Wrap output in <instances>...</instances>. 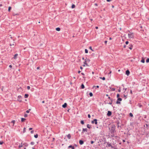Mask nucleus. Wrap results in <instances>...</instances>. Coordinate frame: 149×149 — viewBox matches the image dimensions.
Masks as SVG:
<instances>
[{
  "mask_svg": "<svg viewBox=\"0 0 149 149\" xmlns=\"http://www.w3.org/2000/svg\"><path fill=\"white\" fill-rule=\"evenodd\" d=\"M107 41H105L104 42L106 44L107 43Z\"/></svg>",
  "mask_w": 149,
  "mask_h": 149,
  "instance_id": "obj_48",
  "label": "nucleus"
},
{
  "mask_svg": "<svg viewBox=\"0 0 149 149\" xmlns=\"http://www.w3.org/2000/svg\"><path fill=\"white\" fill-rule=\"evenodd\" d=\"M27 114H24V117H27Z\"/></svg>",
  "mask_w": 149,
  "mask_h": 149,
  "instance_id": "obj_38",
  "label": "nucleus"
},
{
  "mask_svg": "<svg viewBox=\"0 0 149 149\" xmlns=\"http://www.w3.org/2000/svg\"><path fill=\"white\" fill-rule=\"evenodd\" d=\"M130 74V72L129 70H127L126 71V74L128 76Z\"/></svg>",
  "mask_w": 149,
  "mask_h": 149,
  "instance_id": "obj_5",
  "label": "nucleus"
},
{
  "mask_svg": "<svg viewBox=\"0 0 149 149\" xmlns=\"http://www.w3.org/2000/svg\"><path fill=\"white\" fill-rule=\"evenodd\" d=\"M71 149H74V147H72V148H71Z\"/></svg>",
  "mask_w": 149,
  "mask_h": 149,
  "instance_id": "obj_63",
  "label": "nucleus"
},
{
  "mask_svg": "<svg viewBox=\"0 0 149 149\" xmlns=\"http://www.w3.org/2000/svg\"><path fill=\"white\" fill-rule=\"evenodd\" d=\"M87 62L85 60V61H84V64H85V65H87Z\"/></svg>",
  "mask_w": 149,
  "mask_h": 149,
  "instance_id": "obj_19",
  "label": "nucleus"
},
{
  "mask_svg": "<svg viewBox=\"0 0 149 149\" xmlns=\"http://www.w3.org/2000/svg\"><path fill=\"white\" fill-rule=\"evenodd\" d=\"M94 141H91V144H93V143H94Z\"/></svg>",
  "mask_w": 149,
  "mask_h": 149,
  "instance_id": "obj_42",
  "label": "nucleus"
},
{
  "mask_svg": "<svg viewBox=\"0 0 149 149\" xmlns=\"http://www.w3.org/2000/svg\"><path fill=\"white\" fill-rule=\"evenodd\" d=\"M27 89L28 90H29L30 89V86H27Z\"/></svg>",
  "mask_w": 149,
  "mask_h": 149,
  "instance_id": "obj_34",
  "label": "nucleus"
},
{
  "mask_svg": "<svg viewBox=\"0 0 149 149\" xmlns=\"http://www.w3.org/2000/svg\"><path fill=\"white\" fill-rule=\"evenodd\" d=\"M29 96V95L28 94H25L24 95V97L25 98H27Z\"/></svg>",
  "mask_w": 149,
  "mask_h": 149,
  "instance_id": "obj_12",
  "label": "nucleus"
},
{
  "mask_svg": "<svg viewBox=\"0 0 149 149\" xmlns=\"http://www.w3.org/2000/svg\"><path fill=\"white\" fill-rule=\"evenodd\" d=\"M122 99L120 98H118L117 101L116 102V103L117 104H120V101H121Z\"/></svg>",
  "mask_w": 149,
  "mask_h": 149,
  "instance_id": "obj_2",
  "label": "nucleus"
},
{
  "mask_svg": "<svg viewBox=\"0 0 149 149\" xmlns=\"http://www.w3.org/2000/svg\"><path fill=\"white\" fill-rule=\"evenodd\" d=\"M31 133L33 134V133L34 131L33 130H32V131H31Z\"/></svg>",
  "mask_w": 149,
  "mask_h": 149,
  "instance_id": "obj_46",
  "label": "nucleus"
},
{
  "mask_svg": "<svg viewBox=\"0 0 149 149\" xmlns=\"http://www.w3.org/2000/svg\"><path fill=\"white\" fill-rule=\"evenodd\" d=\"M111 0H107V2H110L111 1Z\"/></svg>",
  "mask_w": 149,
  "mask_h": 149,
  "instance_id": "obj_52",
  "label": "nucleus"
},
{
  "mask_svg": "<svg viewBox=\"0 0 149 149\" xmlns=\"http://www.w3.org/2000/svg\"><path fill=\"white\" fill-rule=\"evenodd\" d=\"M81 74H82V75H85V74H84V73H83V72H82V73H81Z\"/></svg>",
  "mask_w": 149,
  "mask_h": 149,
  "instance_id": "obj_47",
  "label": "nucleus"
},
{
  "mask_svg": "<svg viewBox=\"0 0 149 149\" xmlns=\"http://www.w3.org/2000/svg\"><path fill=\"white\" fill-rule=\"evenodd\" d=\"M133 46L132 44H130L129 45V48L131 50L132 49Z\"/></svg>",
  "mask_w": 149,
  "mask_h": 149,
  "instance_id": "obj_7",
  "label": "nucleus"
},
{
  "mask_svg": "<svg viewBox=\"0 0 149 149\" xmlns=\"http://www.w3.org/2000/svg\"><path fill=\"white\" fill-rule=\"evenodd\" d=\"M109 104H112V102H110Z\"/></svg>",
  "mask_w": 149,
  "mask_h": 149,
  "instance_id": "obj_60",
  "label": "nucleus"
},
{
  "mask_svg": "<svg viewBox=\"0 0 149 149\" xmlns=\"http://www.w3.org/2000/svg\"><path fill=\"white\" fill-rule=\"evenodd\" d=\"M80 72H81V71H78V73H80Z\"/></svg>",
  "mask_w": 149,
  "mask_h": 149,
  "instance_id": "obj_58",
  "label": "nucleus"
},
{
  "mask_svg": "<svg viewBox=\"0 0 149 149\" xmlns=\"http://www.w3.org/2000/svg\"><path fill=\"white\" fill-rule=\"evenodd\" d=\"M42 103H45V101H42Z\"/></svg>",
  "mask_w": 149,
  "mask_h": 149,
  "instance_id": "obj_59",
  "label": "nucleus"
},
{
  "mask_svg": "<svg viewBox=\"0 0 149 149\" xmlns=\"http://www.w3.org/2000/svg\"><path fill=\"white\" fill-rule=\"evenodd\" d=\"M146 63L149 62V58H148L146 61Z\"/></svg>",
  "mask_w": 149,
  "mask_h": 149,
  "instance_id": "obj_29",
  "label": "nucleus"
},
{
  "mask_svg": "<svg viewBox=\"0 0 149 149\" xmlns=\"http://www.w3.org/2000/svg\"><path fill=\"white\" fill-rule=\"evenodd\" d=\"M3 141H0V145H2L3 144Z\"/></svg>",
  "mask_w": 149,
  "mask_h": 149,
  "instance_id": "obj_39",
  "label": "nucleus"
},
{
  "mask_svg": "<svg viewBox=\"0 0 149 149\" xmlns=\"http://www.w3.org/2000/svg\"><path fill=\"white\" fill-rule=\"evenodd\" d=\"M111 114H112L111 112V111H108V113L107 114V115L108 116H111Z\"/></svg>",
  "mask_w": 149,
  "mask_h": 149,
  "instance_id": "obj_4",
  "label": "nucleus"
},
{
  "mask_svg": "<svg viewBox=\"0 0 149 149\" xmlns=\"http://www.w3.org/2000/svg\"><path fill=\"white\" fill-rule=\"evenodd\" d=\"M26 131V128H24L23 130V133H24Z\"/></svg>",
  "mask_w": 149,
  "mask_h": 149,
  "instance_id": "obj_31",
  "label": "nucleus"
},
{
  "mask_svg": "<svg viewBox=\"0 0 149 149\" xmlns=\"http://www.w3.org/2000/svg\"><path fill=\"white\" fill-rule=\"evenodd\" d=\"M80 69H81V70L83 69V68H82L81 66V67H80Z\"/></svg>",
  "mask_w": 149,
  "mask_h": 149,
  "instance_id": "obj_55",
  "label": "nucleus"
},
{
  "mask_svg": "<svg viewBox=\"0 0 149 149\" xmlns=\"http://www.w3.org/2000/svg\"><path fill=\"white\" fill-rule=\"evenodd\" d=\"M81 88L83 89L84 88V86L83 84H82L81 85Z\"/></svg>",
  "mask_w": 149,
  "mask_h": 149,
  "instance_id": "obj_18",
  "label": "nucleus"
},
{
  "mask_svg": "<svg viewBox=\"0 0 149 149\" xmlns=\"http://www.w3.org/2000/svg\"><path fill=\"white\" fill-rule=\"evenodd\" d=\"M89 49H90L92 50H93L92 49V48L90 46V47H89Z\"/></svg>",
  "mask_w": 149,
  "mask_h": 149,
  "instance_id": "obj_49",
  "label": "nucleus"
},
{
  "mask_svg": "<svg viewBox=\"0 0 149 149\" xmlns=\"http://www.w3.org/2000/svg\"><path fill=\"white\" fill-rule=\"evenodd\" d=\"M124 97H125V98H126V97H126L127 95H124Z\"/></svg>",
  "mask_w": 149,
  "mask_h": 149,
  "instance_id": "obj_57",
  "label": "nucleus"
},
{
  "mask_svg": "<svg viewBox=\"0 0 149 149\" xmlns=\"http://www.w3.org/2000/svg\"><path fill=\"white\" fill-rule=\"evenodd\" d=\"M82 59L83 60H84V58L83 57L82 58Z\"/></svg>",
  "mask_w": 149,
  "mask_h": 149,
  "instance_id": "obj_64",
  "label": "nucleus"
},
{
  "mask_svg": "<svg viewBox=\"0 0 149 149\" xmlns=\"http://www.w3.org/2000/svg\"><path fill=\"white\" fill-rule=\"evenodd\" d=\"M26 112L27 113H29V110H27V111H26Z\"/></svg>",
  "mask_w": 149,
  "mask_h": 149,
  "instance_id": "obj_43",
  "label": "nucleus"
},
{
  "mask_svg": "<svg viewBox=\"0 0 149 149\" xmlns=\"http://www.w3.org/2000/svg\"><path fill=\"white\" fill-rule=\"evenodd\" d=\"M34 136L35 138H37L38 137V135L37 134L36 135H35Z\"/></svg>",
  "mask_w": 149,
  "mask_h": 149,
  "instance_id": "obj_32",
  "label": "nucleus"
},
{
  "mask_svg": "<svg viewBox=\"0 0 149 149\" xmlns=\"http://www.w3.org/2000/svg\"><path fill=\"white\" fill-rule=\"evenodd\" d=\"M128 37L130 38H134V33H133L130 32L128 34Z\"/></svg>",
  "mask_w": 149,
  "mask_h": 149,
  "instance_id": "obj_1",
  "label": "nucleus"
},
{
  "mask_svg": "<svg viewBox=\"0 0 149 149\" xmlns=\"http://www.w3.org/2000/svg\"><path fill=\"white\" fill-rule=\"evenodd\" d=\"M97 120L96 119H95L93 120L92 121V123H95L96 125L97 124Z\"/></svg>",
  "mask_w": 149,
  "mask_h": 149,
  "instance_id": "obj_3",
  "label": "nucleus"
},
{
  "mask_svg": "<svg viewBox=\"0 0 149 149\" xmlns=\"http://www.w3.org/2000/svg\"><path fill=\"white\" fill-rule=\"evenodd\" d=\"M13 16H15L16 15H18L19 14L18 13H17V14L13 13Z\"/></svg>",
  "mask_w": 149,
  "mask_h": 149,
  "instance_id": "obj_33",
  "label": "nucleus"
},
{
  "mask_svg": "<svg viewBox=\"0 0 149 149\" xmlns=\"http://www.w3.org/2000/svg\"><path fill=\"white\" fill-rule=\"evenodd\" d=\"M87 127H88V128H89V129H90L91 127V126L89 125V124H87Z\"/></svg>",
  "mask_w": 149,
  "mask_h": 149,
  "instance_id": "obj_14",
  "label": "nucleus"
},
{
  "mask_svg": "<svg viewBox=\"0 0 149 149\" xmlns=\"http://www.w3.org/2000/svg\"><path fill=\"white\" fill-rule=\"evenodd\" d=\"M88 118H91V116L90 114H88Z\"/></svg>",
  "mask_w": 149,
  "mask_h": 149,
  "instance_id": "obj_41",
  "label": "nucleus"
},
{
  "mask_svg": "<svg viewBox=\"0 0 149 149\" xmlns=\"http://www.w3.org/2000/svg\"><path fill=\"white\" fill-rule=\"evenodd\" d=\"M109 39L110 40H111L112 39V38H109Z\"/></svg>",
  "mask_w": 149,
  "mask_h": 149,
  "instance_id": "obj_61",
  "label": "nucleus"
},
{
  "mask_svg": "<svg viewBox=\"0 0 149 149\" xmlns=\"http://www.w3.org/2000/svg\"><path fill=\"white\" fill-rule=\"evenodd\" d=\"M34 144V143L33 142H31V144L32 145H33Z\"/></svg>",
  "mask_w": 149,
  "mask_h": 149,
  "instance_id": "obj_35",
  "label": "nucleus"
},
{
  "mask_svg": "<svg viewBox=\"0 0 149 149\" xmlns=\"http://www.w3.org/2000/svg\"><path fill=\"white\" fill-rule=\"evenodd\" d=\"M15 121L14 120H13L11 122V123H13V125H14V124L15 123Z\"/></svg>",
  "mask_w": 149,
  "mask_h": 149,
  "instance_id": "obj_23",
  "label": "nucleus"
},
{
  "mask_svg": "<svg viewBox=\"0 0 149 149\" xmlns=\"http://www.w3.org/2000/svg\"><path fill=\"white\" fill-rule=\"evenodd\" d=\"M90 97H92L93 96V94H89Z\"/></svg>",
  "mask_w": 149,
  "mask_h": 149,
  "instance_id": "obj_40",
  "label": "nucleus"
},
{
  "mask_svg": "<svg viewBox=\"0 0 149 149\" xmlns=\"http://www.w3.org/2000/svg\"><path fill=\"white\" fill-rule=\"evenodd\" d=\"M111 90L112 91H115V88H111Z\"/></svg>",
  "mask_w": 149,
  "mask_h": 149,
  "instance_id": "obj_24",
  "label": "nucleus"
},
{
  "mask_svg": "<svg viewBox=\"0 0 149 149\" xmlns=\"http://www.w3.org/2000/svg\"><path fill=\"white\" fill-rule=\"evenodd\" d=\"M23 146H28V144L26 143H24L23 144Z\"/></svg>",
  "mask_w": 149,
  "mask_h": 149,
  "instance_id": "obj_21",
  "label": "nucleus"
},
{
  "mask_svg": "<svg viewBox=\"0 0 149 149\" xmlns=\"http://www.w3.org/2000/svg\"><path fill=\"white\" fill-rule=\"evenodd\" d=\"M56 30L57 31H59L60 30V28L59 27H57L56 28Z\"/></svg>",
  "mask_w": 149,
  "mask_h": 149,
  "instance_id": "obj_13",
  "label": "nucleus"
},
{
  "mask_svg": "<svg viewBox=\"0 0 149 149\" xmlns=\"http://www.w3.org/2000/svg\"><path fill=\"white\" fill-rule=\"evenodd\" d=\"M117 97H119V94H118L117 95Z\"/></svg>",
  "mask_w": 149,
  "mask_h": 149,
  "instance_id": "obj_44",
  "label": "nucleus"
},
{
  "mask_svg": "<svg viewBox=\"0 0 149 149\" xmlns=\"http://www.w3.org/2000/svg\"><path fill=\"white\" fill-rule=\"evenodd\" d=\"M25 120H26V119L25 118H21V121L22 122L24 121Z\"/></svg>",
  "mask_w": 149,
  "mask_h": 149,
  "instance_id": "obj_15",
  "label": "nucleus"
},
{
  "mask_svg": "<svg viewBox=\"0 0 149 149\" xmlns=\"http://www.w3.org/2000/svg\"><path fill=\"white\" fill-rule=\"evenodd\" d=\"M118 92H120V89H118Z\"/></svg>",
  "mask_w": 149,
  "mask_h": 149,
  "instance_id": "obj_51",
  "label": "nucleus"
},
{
  "mask_svg": "<svg viewBox=\"0 0 149 149\" xmlns=\"http://www.w3.org/2000/svg\"><path fill=\"white\" fill-rule=\"evenodd\" d=\"M67 137L69 139H70L71 137V135L70 134H68L67 136Z\"/></svg>",
  "mask_w": 149,
  "mask_h": 149,
  "instance_id": "obj_11",
  "label": "nucleus"
},
{
  "mask_svg": "<svg viewBox=\"0 0 149 149\" xmlns=\"http://www.w3.org/2000/svg\"><path fill=\"white\" fill-rule=\"evenodd\" d=\"M74 147L70 145L68 147L70 148H72V147Z\"/></svg>",
  "mask_w": 149,
  "mask_h": 149,
  "instance_id": "obj_37",
  "label": "nucleus"
},
{
  "mask_svg": "<svg viewBox=\"0 0 149 149\" xmlns=\"http://www.w3.org/2000/svg\"><path fill=\"white\" fill-rule=\"evenodd\" d=\"M85 51V53H88V50L87 49H86Z\"/></svg>",
  "mask_w": 149,
  "mask_h": 149,
  "instance_id": "obj_26",
  "label": "nucleus"
},
{
  "mask_svg": "<svg viewBox=\"0 0 149 149\" xmlns=\"http://www.w3.org/2000/svg\"><path fill=\"white\" fill-rule=\"evenodd\" d=\"M87 128H83L82 130V133H83L84 132H87Z\"/></svg>",
  "mask_w": 149,
  "mask_h": 149,
  "instance_id": "obj_6",
  "label": "nucleus"
},
{
  "mask_svg": "<svg viewBox=\"0 0 149 149\" xmlns=\"http://www.w3.org/2000/svg\"><path fill=\"white\" fill-rule=\"evenodd\" d=\"M67 105V104L66 103H65L63 105L62 107H63L64 108H65L66 107Z\"/></svg>",
  "mask_w": 149,
  "mask_h": 149,
  "instance_id": "obj_10",
  "label": "nucleus"
},
{
  "mask_svg": "<svg viewBox=\"0 0 149 149\" xmlns=\"http://www.w3.org/2000/svg\"><path fill=\"white\" fill-rule=\"evenodd\" d=\"M130 115L131 117H132L133 116V115L132 113H130Z\"/></svg>",
  "mask_w": 149,
  "mask_h": 149,
  "instance_id": "obj_27",
  "label": "nucleus"
},
{
  "mask_svg": "<svg viewBox=\"0 0 149 149\" xmlns=\"http://www.w3.org/2000/svg\"><path fill=\"white\" fill-rule=\"evenodd\" d=\"M81 123L82 124H83V125L84 124V121L83 120H81Z\"/></svg>",
  "mask_w": 149,
  "mask_h": 149,
  "instance_id": "obj_25",
  "label": "nucleus"
},
{
  "mask_svg": "<svg viewBox=\"0 0 149 149\" xmlns=\"http://www.w3.org/2000/svg\"><path fill=\"white\" fill-rule=\"evenodd\" d=\"M84 143V141L82 140H80L79 141V143L81 145H82Z\"/></svg>",
  "mask_w": 149,
  "mask_h": 149,
  "instance_id": "obj_9",
  "label": "nucleus"
},
{
  "mask_svg": "<svg viewBox=\"0 0 149 149\" xmlns=\"http://www.w3.org/2000/svg\"><path fill=\"white\" fill-rule=\"evenodd\" d=\"M11 9V7L10 6L8 7V11L10 12V10Z\"/></svg>",
  "mask_w": 149,
  "mask_h": 149,
  "instance_id": "obj_22",
  "label": "nucleus"
},
{
  "mask_svg": "<svg viewBox=\"0 0 149 149\" xmlns=\"http://www.w3.org/2000/svg\"><path fill=\"white\" fill-rule=\"evenodd\" d=\"M95 6H97V3H95Z\"/></svg>",
  "mask_w": 149,
  "mask_h": 149,
  "instance_id": "obj_50",
  "label": "nucleus"
},
{
  "mask_svg": "<svg viewBox=\"0 0 149 149\" xmlns=\"http://www.w3.org/2000/svg\"><path fill=\"white\" fill-rule=\"evenodd\" d=\"M95 29H98V27L96 26L95 27Z\"/></svg>",
  "mask_w": 149,
  "mask_h": 149,
  "instance_id": "obj_54",
  "label": "nucleus"
},
{
  "mask_svg": "<svg viewBox=\"0 0 149 149\" xmlns=\"http://www.w3.org/2000/svg\"><path fill=\"white\" fill-rule=\"evenodd\" d=\"M9 67L10 68H11L12 67V65H9Z\"/></svg>",
  "mask_w": 149,
  "mask_h": 149,
  "instance_id": "obj_45",
  "label": "nucleus"
},
{
  "mask_svg": "<svg viewBox=\"0 0 149 149\" xmlns=\"http://www.w3.org/2000/svg\"><path fill=\"white\" fill-rule=\"evenodd\" d=\"M129 43V42L128 41H126V42H125V44L126 45H127Z\"/></svg>",
  "mask_w": 149,
  "mask_h": 149,
  "instance_id": "obj_36",
  "label": "nucleus"
},
{
  "mask_svg": "<svg viewBox=\"0 0 149 149\" xmlns=\"http://www.w3.org/2000/svg\"><path fill=\"white\" fill-rule=\"evenodd\" d=\"M32 130V128H29V130Z\"/></svg>",
  "mask_w": 149,
  "mask_h": 149,
  "instance_id": "obj_53",
  "label": "nucleus"
},
{
  "mask_svg": "<svg viewBox=\"0 0 149 149\" xmlns=\"http://www.w3.org/2000/svg\"><path fill=\"white\" fill-rule=\"evenodd\" d=\"M145 60L144 59H142L141 61V62L143 63H144L145 62Z\"/></svg>",
  "mask_w": 149,
  "mask_h": 149,
  "instance_id": "obj_28",
  "label": "nucleus"
},
{
  "mask_svg": "<svg viewBox=\"0 0 149 149\" xmlns=\"http://www.w3.org/2000/svg\"><path fill=\"white\" fill-rule=\"evenodd\" d=\"M86 61L87 62H88L90 61L89 59L88 58H86L85 59Z\"/></svg>",
  "mask_w": 149,
  "mask_h": 149,
  "instance_id": "obj_20",
  "label": "nucleus"
},
{
  "mask_svg": "<svg viewBox=\"0 0 149 149\" xmlns=\"http://www.w3.org/2000/svg\"><path fill=\"white\" fill-rule=\"evenodd\" d=\"M126 47V45H125L124 46V48H125V47Z\"/></svg>",
  "mask_w": 149,
  "mask_h": 149,
  "instance_id": "obj_62",
  "label": "nucleus"
},
{
  "mask_svg": "<svg viewBox=\"0 0 149 149\" xmlns=\"http://www.w3.org/2000/svg\"><path fill=\"white\" fill-rule=\"evenodd\" d=\"M23 146V144L22 143H21V145L19 146V148H21Z\"/></svg>",
  "mask_w": 149,
  "mask_h": 149,
  "instance_id": "obj_16",
  "label": "nucleus"
},
{
  "mask_svg": "<svg viewBox=\"0 0 149 149\" xmlns=\"http://www.w3.org/2000/svg\"><path fill=\"white\" fill-rule=\"evenodd\" d=\"M100 78H101V79H102L103 80H105V77H103L102 78V77H100Z\"/></svg>",
  "mask_w": 149,
  "mask_h": 149,
  "instance_id": "obj_30",
  "label": "nucleus"
},
{
  "mask_svg": "<svg viewBox=\"0 0 149 149\" xmlns=\"http://www.w3.org/2000/svg\"><path fill=\"white\" fill-rule=\"evenodd\" d=\"M18 56L17 54H16L14 56L13 58L14 59H15L17 58V56Z\"/></svg>",
  "mask_w": 149,
  "mask_h": 149,
  "instance_id": "obj_8",
  "label": "nucleus"
},
{
  "mask_svg": "<svg viewBox=\"0 0 149 149\" xmlns=\"http://www.w3.org/2000/svg\"><path fill=\"white\" fill-rule=\"evenodd\" d=\"M75 6L74 5L72 4V6L71 8H75Z\"/></svg>",
  "mask_w": 149,
  "mask_h": 149,
  "instance_id": "obj_17",
  "label": "nucleus"
},
{
  "mask_svg": "<svg viewBox=\"0 0 149 149\" xmlns=\"http://www.w3.org/2000/svg\"><path fill=\"white\" fill-rule=\"evenodd\" d=\"M39 68H40V67H38L37 68V70H38V69H39Z\"/></svg>",
  "mask_w": 149,
  "mask_h": 149,
  "instance_id": "obj_56",
  "label": "nucleus"
}]
</instances>
